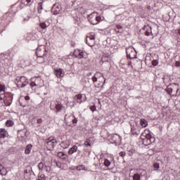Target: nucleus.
<instances>
[{
    "label": "nucleus",
    "mask_w": 180,
    "mask_h": 180,
    "mask_svg": "<svg viewBox=\"0 0 180 180\" xmlns=\"http://www.w3.org/2000/svg\"><path fill=\"white\" fill-rule=\"evenodd\" d=\"M140 139L142 141L143 146H150L153 143H155V138L153 136L151 131L146 129L140 136Z\"/></svg>",
    "instance_id": "nucleus-1"
},
{
    "label": "nucleus",
    "mask_w": 180,
    "mask_h": 180,
    "mask_svg": "<svg viewBox=\"0 0 180 180\" xmlns=\"http://www.w3.org/2000/svg\"><path fill=\"white\" fill-rule=\"evenodd\" d=\"M131 171L133 169L130 170L129 173V180H147L148 179V176H147V171L144 169H137V172L131 174Z\"/></svg>",
    "instance_id": "nucleus-2"
},
{
    "label": "nucleus",
    "mask_w": 180,
    "mask_h": 180,
    "mask_svg": "<svg viewBox=\"0 0 180 180\" xmlns=\"http://www.w3.org/2000/svg\"><path fill=\"white\" fill-rule=\"evenodd\" d=\"M126 58L127 60V65L128 67H131L133 68V60H136L137 58V51H136V49L133 46H129L126 48Z\"/></svg>",
    "instance_id": "nucleus-3"
},
{
    "label": "nucleus",
    "mask_w": 180,
    "mask_h": 180,
    "mask_svg": "<svg viewBox=\"0 0 180 180\" xmlns=\"http://www.w3.org/2000/svg\"><path fill=\"white\" fill-rule=\"evenodd\" d=\"M18 79H16L15 81H18L16 84L17 88H25L30 85V88H34L37 84L34 82L29 81V79L25 76L18 77Z\"/></svg>",
    "instance_id": "nucleus-4"
},
{
    "label": "nucleus",
    "mask_w": 180,
    "mask_h": 180,
    "mask_svg": "<svg viewBox=\"0 0 180 180\" xmlns=\"http://www.w3.org/2000/svg\"><path fill=\"white\" fill-rule=\"evenodd\" d=\"M49 51H47L44 45H40L39 46H38L35 52L37 58H41V62H39L40 63H44V60H46L44 57H46Z\"/></svg>",
    "instance_id": "nucleus-5"
},
{
    "label": "nucleus",
    "mask_w": 180,
    "mask_h": 180,
    "mask_svg": "<svg viewBox=\"0 0 180 180\" xmlns=\"http://www.w3.org/2000/svg\"><path fill=\"white\" fill-rule=\"evenodd\" d=\"M15 6H11V9H9L8 12L6 13L2 17H1V20H4L6 25H9L11 22H12V18L16 15V11L13 10Z\"/></svg>",
    "instance_id": "nucleus-6"
},
{
    "label": "nucleus",
    "mask_w": 180,
    "mask_h": 180,
    "mask_svg": "<svg viewBox=\"0 0 180 180\" xmlns=\"http://www.w3.org/2000/svg\"><path fill=\"white\" fill-rule=\"evenodd\" d=\"M57 144H58V141L54 136H50L45 141V146L49 151H53Z\"/></svg>",
    "instance_id": "nucleus-7"
},
{
    "label": "nucleus",
    "mask_w": 180,
    "mask_h": 180,
    "mask_svg": "<svg viewBox=\"0 0 180 180\" xmlns=\"http://www.w3.org/2000/svg\"><path fill=\"white\" fill-rule=\"evenodd\" d=\"M12 65V61L8 58H4L0 60V74L8 72L9 68Z\"/></svg>",
    "instance_id": "nucleus-8"
},
{
    "label": "nucleus",
    "mask_w": 180,
    "mask_h": 180,
    "mask_svg": "<svg viewBox=\"0 0 180 180\" xmlns=\"http://www.w3.org/2000/svg\"><path fill=\"white\" fill-rule=\"evenodd\" d=\"M87 19L91 25H98L102 20L101 15L97 12H93L92 13L87 15Z\"/></svg>",
    "instance_id": "nucleus-9"
},
{
    "label": "nucleus",
    "mask_w": 180,
    "mask_h": 180,
    "mask_svg": "<svg viewBox=\"0 0 180 180\" xmlns=\"http://www.w3.org/2000/svg\"><path fill=\"white\" fill-rule=\"evenodd\" d=\"M63 105L61 102L53 101L50 104L51 110H55L56 113H60L63 110Z\"/></svg>",
    "instance_id": "nucleus-10"
},
{
    "label": "nucleus",
    "mask_w": 180,
    "mask_h": 180,
    "mask_svg": "<svg viewBox=\"0 0 180 180\" xmlns=\"http://www.w3.org/2000/svg\"><path fill=\"white\" fill-rule=\"evenodd\" d=\"M131 134L132 136H139L140 134V130L139 129V122L130 121Z\"/></svg>",
    "instance_id": "nucleus-11"
},
{
    "label": "nucleus",
    "mask_w": 180,
    "mask_h": 180,
    "mask_svg": "<svg viewBox=\"0 0 180 180\" xmlns=\"http://www.w3.org/2000/svg\"><path fill=\"white\" fill-rule=\"evenodd\" d=\"M18 139L21 141L22 143H25L27 139V128L24 127L23 129L18 130Z\"/></svg>",
    "instance_id": "nucleus-12"
},
{
    "label": "nucleus",
    "mask_w": 180,
    "mask_h": 180,
    "mask_svg": "<svg viewBox=\"0 0 180 180\" xmlns=\"http://www.w3.org/2000/svg\"><path fill=\"white\" fill-rule=\"evenodd\" d=\"M4 102L5 106H11V105H12V102H13V94L11 92L5 93Z\"/></svg>",
    "instance_id": "nucleus-13"
},
{
    "label": "nucleus",
    "mask_w": 180,
    "mask_h": 180,
    "mask_svg": "<svg viewBox=\"0 0 180 180\" xmlns=\"http://www.w3.org/2000/svg\"><path fill=\"white\" fill-rule=\"evenodd\" d=\"M51 11L53 15H63V12H64V11H63V7L61 6V5L57 4H53L51 9Z\"/></svg>",
    "instance_id": "nucleus-14"
},
{
    "label": "nucleus",
    "mask_w": 180,
    "mask_h": 180,
    "mask_svg": "<svg viewBox=\"0 0 180 180\" xmlns=\"http://www.w3.org/2000/svg\"><path fill=\"white\" fill-rule=\"evenodd\" d=\"M143 30H144V34L145 36H153V28L151 27V26H150V25H147L143 26V27L142 28Z\"/></svg>",
    "instance_id": "nucleus-15"
},
{
    "label": "nucleus",
    "mask_w": 180,
    "mask_h": 180,
    "mask_svg": "<svg viewBox=\"0 0 180 180\" xmlns=\"http://www.w3.org/2000/svg\"><path fill=\"white\" fill-rule=\"evenodd\" d=\"M53 72L58 78H63L64 75H65L63 68L54 69Z\"/></svg>",
    "instance_id": "nucleus-16"
},
{
    "label": "nucleus",
    "mask_w": 180,
    "mask_h": 180,
    "mask_svg": "<svg viewBox=\"0 0 180 180\" xmlns=\"http://www.w3.org/2000/svg\"><path fill=\"white\" fill-rule=\"evenodd\" d=\"M174 85H176V86H179V84L178 83H173V84H169V85H167V88L165 89V92L167 93V95H172L174 89L172 88V86H174Z\"/></svg>",
    "instance_id": "nucleus-17"
},
{
    "label": "nucleus",
    "mask_w": 180,
    "mask_h": 180,
    "mask_svg": "<svg viewBox=\"0 0 180 180\" xmlns=\"http://www.w3.org/2000/svg\"><path fill=\"white\" fill-rule=\"evenodd\" d=\"M111 140L113 141L112 143H114V144H119V141H122V136L115 134L111 136Z\"/></svg>",
    "instance_id": "nucleus-18"
},
{
    "label": "nucleus",
    "mask_w": 180,
    "mask_h": 180,
    "mask_svg": "<svg viewBox=\"0 0 180 180\" xmlns=\"http://www.w3.org/2000/svg\"><path fill=\"white\" fill-rule=\"evenodd\" d=\"M76 98L78 103H82V102L86 101V96L85 94H77Z\"/></svg>",
    "instance_id": "nucleus-19"
},
{
    "label": "nucleus",
    "mask_w": 180,
    "mask_h": 180,
    "mask_svg": "<svg viewBox=\"0 0 180 180\" xmlns=\"http://www.w3.org/2000/svg\"><path fill=\"white\" fill-rule=\"evenodd\" d=\"M98 77H101L102 78H103V79H105V78L103 77V74L97 72H96V74L91 77V81L93 82V84H95L96 82H98Z\"/></svg>",
    "instance_id": "nucleus-20"
},
{
    "label": "nucleus",
    "mask_w": 180,
    "mask_h": 180,
    "mask_svg": "<svg viewBox=\"0 0 180 180\" xmlns=\"http://www.w3.org/2000/svg\"><path fill=\"white\" fill-rule=\"evenodd\" d=\"M57 157L60 158V160H63V161H67V159L68 158V155L64 152H58L57 153Z\"/></svg>",
    "instance_id": "nucleus-21"
},
{
    "label": "nucleus",
    "mask_w": 180,
    "mask_h": 180,
    "mask_svg": "<svg viewBox=\"0 0 180 180\" xmlns=\"http://www.w3.org/2000/svg\"><path fill=\"white\" fill-rule=\"evenodd\" d=\"M77 123H78V119L75 117V115L72 116V124H69L68 122H65L67 126H70V127H72L74 126H77Z\"/></svg>",
    "instance_id": "nucleus-22"
},
{
    "label": "nucleus",
    "mask_w": 180,
    "mask_h": 180,
    "mask_svg": "<svg viewBox=\"0 0 180 180\" xmlns=\"http://www.w3.org/2000/svg\"><path fill=\"white\" fill-rule=\"evenodd\" d=\"M76 58H79V60H82V58H86V52L80 49L78 56H76Z\"/></svg>",
    "instance_id": "nucleus-23"
},
{
    "label": "nucleus",
    "mask_w": 180,
    "mask_h": 180,
    "mask_svg": "<svg viewBox=\"0 0 180 180\" xmlns=\"http://www.w3.org/2000/svg\"><path fill=\"white\" fill-rule=\"evenodd\" d=\"M77 151H78V146L75 145L68 150V153L69 155H72V154H74V153H77Z\"/></svg>",
    "instance_id": "nucleus-24"
},
{
    "label": "nucleus",
    "mask_w": 180,
    "mask_h": 180,
    "mask_svg": "<svg viewBox=\"0 0 180 180\" xmlns=\"http://www.w3.org/2000/svg\"><path fill=\"white\" fill-rule=\"evenodd\" d=\"M32 148H33V145H32V143L27 145L25 149V154H26V155L30 154Z\"/></svg>",
    "instance_id": "nucleus-25"
},
{
    "label": "nucleus",
    "mask_w": 180,
    "mask_h": 180,
    "mask_svg": "<svg viewBox=\"0 0 180 180\" xmlns=\"http://www.w3.org/2000/svg\"><path fill=\"white\" fill-rule=\"evenodd\" d=\"M8 134V131L5 128H0V139H5Z\"/></svg>",
    "instance_id": "nucleus-26"
},
{
    "label": "nucleus",
    "mask_w": 180,
    "mask_h": 180,
    "mask_svg": "<svg viewBox=\"0 0 180 180\" xmlns=\"http://www.w3.org/2000/svg\"><path fill=\"white\" fill-rule=\"evenodd\" d=\"M21 4L22 5H25V6H30L31 5H33V1L32 0H21Z\"/></svg>",
    "instance_id": "nucleus-27"
},
{
    "label": "nucleus",
    "mask_w": 180,
    "mask_h": 180,
    "mask_svg": "<svg viewBox=\"0 0 180 180\" xmlns=\"http://www.w3.org/2000/svg\"><path fill=\"white\" fill-rule=\"evenodd\" d=\"M88 40H91V41H94V40H95V35L90 34V36L87 37V39H86V44H87V46H89V47H92V45L88 43Z\"/></svg>",
    "instance_id": "nucleus-28"
},
{
    "label": "nucleus",
    "mask_w": 180,
    "mask_h": 180,
    "mask_svg": "<svg viewBox=\"0 0 180 180\" xmlns=\"http://www.w3.org/2000/svg\"><path fill=\"white\" fill-rule=\"evenodd\" d=\"M140 124L143 127H146V126H148V122L146 119H141L140 120Z\"/></svg>",
    "instance_id": "nucleus-29"
},
{
    "label": "nucleus",
    "mask_w": 180,
    "mask_h": 180,
    "mask_svg": "<svg viewBox=\"0 0 180 180\" xmlns=\"http://www.w3.org/2000/svg\"><path fill=\"white\" fill-rule=\"evenodd\" d=\"M75 169H77V171H86V167H85L84 165H80L79 166H77L75 167Z\"/></svg>",
    "instance_id": "nucleus-30"
},
{
    "label": "nucleus",
    "mask_w": 180,
    "mask_h": 180,
    "mask_svg": "<svg viewBox=\"0 0 180 180\" xmlns=\"http://www.w3.org/2000/svg\"><path fill=\"white\" fill-rule=\"evenodd\" d=\"M39 26L42 29H46V28L49 27V26H50V24L49 22H47V24H46L45 22H42L39 23Z\"/></svg>",
    "instance_id": "nucleus-31"
},
{
    "label": "nucleus",
    "mask_w": 180,
    "mask_h": 180,
    "mask_svg": "<svg viewBox=\"0 0 180 180\" xmlns=\"http://www.w3.org/2000/svg\"><path fill=\"white\" fill-rule=\"evenodd\" d=\"M37 9H38V13H41V11H43V1L39 2L38 4Z\"/></svg>",
    "instance_id": "nucleus-32"
},
{
    "label": "nucleus",
    "mask_w": 180,
    "mask_h": 180,
    "mask_svg": "<svg viewBox=\"0 0 180 180\" xmlns=\"http://www.w3.org/2000/svg\"><path fill=\"white\" fill-rule=\"evenodd\" d=\"M15 124V122H13L12 120H8L6 122V127H12Z\"/></svg>",
    "instance_id": "nucleus-33"
},
{
    "label": "nucleus",
    "mask_w": 180,
    "mask_h": 180,
    "mask_svg": "<svg viewBox=\"0 0 180 180\" xmlns=\"http://www.w3.org/2000/svg\"><path fill=\"white\" fill-rule=\"evenodd\" d=\"M6 90V86L5 85V84H1L0 82V92H4L5 94H6V92H5Z\"/></svg>",
    "instance_id": "nucleus-34"
},
{
    "label": "nucleus",
    "mask_w": 180,
    "mask_h": 180,
    "mask_svg": "<svg viewBox=\"0 0 180 180\" xmlns=\"http://www.w3.org/2000/svg\"><path fill=\"white\" fill-rule=\"evenodd\" d=\"M134 153H136V150H134V149L131 148L127 150V155H129V157H133V154H134Z\"/></svg>",
    "instance_id": "nucleus-35"
},
{
    "label": "nucleus",
    "mask_w": 180,
    "mask_h": 180,
    "mask_svg": "<svg viewBox=\"0 0 180 180\" xmlns=\"http://www.w3.org/2000/svg\"><path fill=\"white\" fill-rule=\"evenodd\" d=\"M106 83V79H104L103 84L101 86V84H98L97 86L95 85L96 88H101V89H103L105 88V84Z\"/></svg>",
    "instance_id": "nucleus-36"
},
{
    "label": "nucleus",
    "mask_w": 180,
    "mask_h": 180,
    "mask_svg": "<svg viewBox=\"0 0 180 180\" xmlns=\"http://www.w3.org/2000/svg\"><path fill=\"white\" fill-rule=\"evenodd\" d=\"M153 168H154V171H158V169H160V163L159 162L154 163Z\"/></svg>",
    "instance_id": "nucleus-37"
},
{
    "label": "nucleus",
    "mask_w": 180,
    "mask_h": 180,
    "mask_svg": "<svg viewBox=\"0 0 180 180\" xmlns=\"http://www.w3.org/2000/svg\"><path fill=\"white\" fill-rule=\"evenodd\" d=\"M110 164H111V162H110V160L108 159H105L104 160L105 167H110Z\"/></svg>",
    "instance_id": "nucleus-38"
},
{
    "label": "nucleus",
    "mask_w": 180,
    "mask_h": 180,
    "mask_svg": "<svg viewBox=\"0 0 180 180\" xmlns=\"http://www.w3.org/2000/svg\"><path fill=\"white\" fill-rule=\"evenodd\" d=\"M58 146L61 147V148H63V150H65V148H67V147H68V145L64 141H62Z\"/></svg>",
    "instance_id": "nucleus-39"
},
{
    "label": "nucleus",
    "mask_w": 180,
    "mask_h": 180,
    "mask_svg": "<svg viewBox=\"0 0 180 180\" xmlns=\"http://www.w3.org/2000/svg\"><path fill=\"white\" fill-rule=\"evenodd\" d=\"M162 81H163V84H165V85H167V84H168V82H166L165 80H166V79H169V77L164 75V76L162 77Z\"/></svg>",
    "instance_id": "nucleus-40"
},
{
    "label": "nucleus",
    "mask_w": 180,
    "mask_h": 180,
    "mask_svg": "<svg viewBox=\"0 0 180 180\" xmlns=\"http://www.w3.org/2000/svg\"><path fill=\"white\" fill-rule=\"evenodd\" d=\"M81 49H75L74 51V52L72 53V56H74V57H75V58H77V57H78V54H79V51Z\"/></svg>",
    "instance_id": "nucleus-41"
},
{
    "label": "nucleus",
    "mask_w": 180,
    "mask_h": 180,
    "mask_svg": "<svg viewBox=\"0 0 180 180\" xmlns=\"http://www.w3.org/2000/svg\"><path fill=\"white\" fill-rule=\"evenodd\" d=\"M38 168L39 171H43V169H44V163H43V162H39L38 165Z\"/></svg>",
    "instance_id": "nucleus-42"
},
{
    "label": "nucleus",
    "mask_w": 180,
    "mask_h": 180,
    "mask_svg": "<svg viewBox=\"0 0 180 180\" xmlns=\"http://www.w3.org/2000/svg\"><path fill=\"white\" fill-rule=\"evenodd\" d=\"M101 61L102 63H109V56H103L102 58H101Z\"/></svg>",
    "instance_id": "nucleus-43"
},
{
    "label": "nucleus",
    "mask_w": 180,
    "mask_h": 180,
    "mask_svg": "<svg viewBox=\"0 0 180 180\" xmlns=\"http://www.w3.org/2000/svg\"><path fill=\"white\" fill-rule=\"evenodd\" d=\"M84 146H85V147H91V140L86 139L84 141Z\"/></svg>",
    "instance_id": "nucleus-44"
},
{
    "label": "nucleus",
    "mask_w": 180,
    "mask_h": 180,
    "mask_svg": "<svg viewBox=\"0 0 180 180\" xmlns=\"http://www.w3.org/2000/svg\"><path fill=\"white\" fill-rule=\"evenodd\" d=\"M89 109L91 112H95V111H96V105H95V104H94L93 105H91L89 107Z\"/></svg>",
    "instance_id": "nucleus-45"
},
{
    "label": "nucleus",
    "mask_w": 180,
    "mask_h": 180,
    "mask_svg": "<svg viewBox=\"0 0 180 180\" xmlns=\"http://www.w3.org/2000/svg\"><path fill=\"white\" fill-rule=\"evenodd\" d=\"M152 65L153 67H157V65H158V60H152Z\"/></svg>",
    "instance_id": "nucleus-46"
},
{
    "label": "nucleus",
    "mask_w": 180,
    "mask_h": 180,
    "mask_svg": "<svg viewBox=\"0 0 180 180\" xmlns=\"http://www.w3.org/2000/svg\"><path fill=\"white\" fill-rule=\"evenodd\" d=\"M1 171V174H0L1 175H6V168L3 167Z\"/></svg>",
    "instance_id": "nucleus-47"
},
{
    "label": "nucleus",
    "mask_w": 180,
    "mask_h": 180,
    "mask_svg": "<svg viewBox=\"0 0 180 180\" xmlns=\"http://www.w3.org/2000/svg\"><path fill=\"white\" fill-rule=\"evenodd\" d=\"M31 172H33L32 171V167H30V169H26L25 171H24V174H30Z\"/></svg>",
    "instance_id": "nucleus-48"
},
{
    "label": "nucleus",
    "mask_w": 180,
    "mask_h": 180,
    "mask_svg": "<svg viewBox=\"0 0 180 180\" xmlns=\"http://www.w3.org/2000/svg\"><path fill=\"white\" fill-rule=\"evenodd\" d=\"M84 154L86 157H89L91 155V150H84Z\"/></svg>",
    "instance_id": "nucleus-49"
},
{
    "label": "nucleus",
    "mask_w": 180,
    "mask_h": 180,
    "mask_svg": "<svg viewBox=\"0 0 180 180\" xmlns=\"http://www.w3.org/2000/svg\"><path fill=\"white\" fill-rule=\"evenodd\" d=\"M119 155H120V157H122V158L126 157V152L121 151L119 153Z\"/></svg>",
    "instance_id": "nucleus-50"
},
{
    "label": "nucleus",
    "mask_w": 180,
    "mask_h": 180,
    "mask_svg": "<svg viewBox=\"0 0 180 180\" xmlns=\"http://www.w3.org/2000/svg\"><path fill=\"white\" fill-rule=\"evenodd\" d=\"M116 29L118 30H123V26H122V25L117 24V25H116Z\"/></svg>",
    "instance_id": "nucleus-51"
},
{
    "label": "nucleus",
    "mask_w": 180,
    "mask_h": 180,
    "mask_svg": "<svg viewBox=\"0 0 180 180\" xmlns=\"http://www.w3.org/2000/svg\"><path fill=\"white\" fill-rule=\"evenodd\" d=\"M37 124H41V123H43V120L41 118H39L37 120Z\"/></svg>",
    "instance_id": "nucleus-52"
},
{
    "label": "nucleus",
    "mask_w": 180,
    "mask_h": 180,
    "mask_svg": "<svg viewBox=\"0 0 180 180\" xmlns=\"http://www.w3.org/2000/svg\"><path fill=\"white\" fill-rule=\"evenodd\" d=\"M105 94L107 96H110V95H112V92L110 91V90H108L107 91Z\"/></svg>",
    "instance_id": "nucleus-53"
},
{
    "label": "nucleus",
    "mask_w": 180,
    "mask_h": 180,
    "mask_svg": "<svg viewBox=\"0 0 180 180\" xmlns=\"http://www.w3.org/2000/svg\"><path fill=\"white\" fill-rule=\"evenodd\" d=\"M174 67H180V60L176 61Z\"/></svg>",
    "instance_id": "nucleus-54"
},
{
    "label": "nucleus",
    "mask_w": 180,
    "mask_h": 180,
    "mask_svg": "<svg viewBox=\"0 0 180 180\" xmlns=\"http://www.w3.org/2000/svg\"><path fill=\"white\" fill-rule=\"evenodd\" d=\"M24 99H25V101H26V102H27L28 101H30V96H25L24 97Z\"/></svg>",
    "instance_id": "nucleus-55"
},
{
    "label": "nucleus",
    "mask_w": 180,
    "mask_h": 180,
    "mask_svg": "<svg viewBox=\"0 0 180 180\" xmlns=\"http://www.w3.org/2000/svg\"><path fill=\"white\" fill-rule=\"evenodd\" d=\"M179 91H180V88H179V86H178L176 91V94L173 95L172 96H176V95H178V92H179Z\"/></svg>",
    "instance_id": "nucleus-56"
},
{
    "label": "nucleus",
    "mask_w": 180,
    "mask_h": 180,
    "mask_svg": "<svg viewBox=\"0 0 180 180\" xmlns=\"http://www.w3.org/2000/svg\"><path fill=\"white\" fill-rule=\"evenodd\" d=\"M116 33H123V30L115 29Z\"/></svg>",
    "instance_id": "nucleus-57"
},
{
    "label": "nucleus",
    "mask_w": 180,
    "mask_h": 180,
    "mask_svg": "<svg viewBox=\"0 0 180 180\" xmlns=\"http://www.w3.org/2000/svg\"><path fill=\"white\" fill-rule=\"evenodd\" d=\"M70 46H71V47H75V42L71 41Z\"/></svg>",
    "instance_id": "nucleus-58"
},
{
    "label": "nucleus",
    "mask_w": 180,
    "mask_h": 180,
    "mask_svg": "<svg viewBox=\"0 0 180 180\" xmlns=\"http://www.w3.org/2000/svg\"><path fill=\"white\" fill-rule=\"evenodd\" d=\"M42 171H46L47 172L49 171V169H47V166H45Z\"/></svg>",
    "instance_id": "nucleus-59"
},
{
    "label": "nucleus",
    "mask_w": 180,
    "mask_h": 180,
    "mask_svg": "<svg viewBox=\"0 0 180 180\" xmlns=\"http://www.w3.org/2000/svg\"><path fill=\"white\" fill-rule=\"evenodd\" d=\"M4 166H2V165L0 163V174H2V167H3Z\"/></svg>",
    "instance_id": "nucleus-60"
},
{
    "label": "nucleus",
    "mask_w": 180,
    "mask_h": 180,
    "mask_svg": "<svg viewBox=\"0 0 180 180\" xmlns=\"http://www.w3.org/2000/svg\"><path fill=\"white\" fill-rule=\"evenodd\" d=\"M77 19H78V17H77V16L74 17L75 23H77V22H78Z\"/></svg>",
    "instance_id": "nucleus-61"
},
{
    "label": "nucleus",
    "mask_w": 180,
    "mask_h": 180,
    "mask_svg": "<svg viewBox=\"0 0 180 180\" xmlns=\"http://www.w3.org/2000/svg\"><path fill=\"white\" fill-rule=\"evenodd\" d=\"M126 65V64L123 63L120 65L121 68H124V66Z\"/></svg>",
    "instance_id": "nucleus-62"
},
{
    "label": "nucleus",
    "mask_w": 180,
    "mask_h": 180,
    "mask_svg": "<svg viewBox=\"0 0 180 180\" xmlns=\"http://www.w3.org/2000/svg\"><path fill=\"white\" fill-rule=\"evenodd\" d=\"M96 119H97V120H101L103 119V117H96Z\"/></svg>",
    "instance_id": "nucleus-63"
},
{
    "label": "nucleus",
    "mask_w": 180,
    "mask_h": 180,
    "mask_svg": "<svg viewBox=\"0 0 180 180\" xmlns=\"http://www.w3.org/2000/svg\"><path fill=\"white\" fill-rule=\"evenodd\" d=\"M79 154H81V150H77V155H79Z\"/></svg>",
    "instance_id": "nucleus-64"
}]
</instances>
